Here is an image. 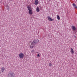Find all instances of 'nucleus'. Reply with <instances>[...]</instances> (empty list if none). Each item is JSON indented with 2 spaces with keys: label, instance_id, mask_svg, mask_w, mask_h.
Wrapping results in <instances>:
<instances>
[{
  "label": "nucleus",
  "instance_id": "nucleus-1",
  "mask_svg": "<svg viewBox=\"0 0 77 77\" xmlns=\"http://www.w3.org/2000/svg\"><path fill=\"white\" fill-rule=\"evenodd\" d=\"M8 77H15V74L13 72H10L8 74Z\"/></svg>",
  "mask_w": 77,
  "mask_h": 77
},
{
  "label": "nucleus",
  "instance_id": "nucleus-2",
  "mask_svg": "<svg viewBox=\"0 0 77 77\" xmlns=\"http://www.w3.org/2000/svg\"><path fill=\"white\" fill-rule=\"evenodd\" d=\"M32 42L33 44L35 45L36 44H37L39 42V40L38 39H35Z\"/></svg>",
  "mask_w": 77,
  "mask_h": 77
},
{
  "label": "nucleus",
  "instance_id": "nucleus-3",
  "mask_svg": "<svg viewBox=\"0 0 77 77\" xmlns=\"http://www.w3.org/2000/svg\"><path fill=\"white\" fill-rule=\"evenodd\" d=\"M24 54L23 53H20L19 55V57L20 59H22L24 57Z\"/></svg>",
  "mask_w": 77,
  "mask_h": 77
},
{
  "label": "nucleus",
  "instance_id": "nucleus-4",
  "mask_svg": "<svg viewBox=\"0 0 77 77\" xmlns=\"http://www.w3.org/2000/svg\"><path fill=\"white\" fill-rule=\"evenodd\" d=\"M48 20H49V21H52L54 20V19H52L49 16L48 17Z\"/></svg>",
  "mask_w": 77,
  "mask_h": 77
},
{
  "label": "nucleus",
  "instance_id": "nucleus-5",
  "mask_svg": "<svg viewBox=\"0 0 77 77\" xmlns=\"http://www.w3.org/2000/svg\"><path fill=\"white\" fill-rule=\"evenodd\" d=\"M34 4L35 5H38L39 4V1H38V0H35Z\"/></svg>",
  "mask_w": 77,
  "mask_h": 77
},
{
  "label": "nucleus",
  "instance_id": "nucleus-6",
  "mask_svg": "<svg viewBox=\"0 0 77 77\" xmlns=\"http://www.w3.org/2000/svg\"><path fill=\"white\" fill-rule=\"evenodd\" d=\"M72 29L73 30V31H75V30H76V28H75V27L74 26H72Z\"/></svg>",
  "mask_w": 77,
  "mask_h": 77
},
{
  "label": "nucleus",
  "instance_id": "nucleus-7",
  "mask_svg": "<svg viewBox=\"0 0 77 77\" xmlns=\"http://www.w3.org/2000/svg\"><path fill=\"white\" fill-rule=\"evenodd\" d=\"M29 13L30 15H32L33 14V12H32V10L31 9L29 10Z\"/></svg>",
  "mask_w": 77,
  "mask_h": 77
},
{
  "label": "nucleus",
  "instance_id": "nucleus-8",
  "mask_svg": "<svg viewBox=\"0 0 77 77\" xmlns=\"http://www.w3.org/2000/svg\"><path fill=\"white\" fill-rule=\"evenodd\" d=\"M6 8H7V10H8V11H9V9H10V7H9V6L8 5V4H7L6 6H5Z\"/></svg>",
  "mask_w": 77,
  "mask_h": 77
},
{
  "label": "nucleus",
  "instance_id": "nucleus-9",
  "mask_svg": "<svg viewBox=\"0 0 77 77\" xmlns=\"http://www.w3.org/2000/svg\"><path fill=\"white\" fill-rule=\"evenodd\" d=\"M34 45H34L33 44H32V42H31V45H30V48H33V47Z\"/></svg>",
  "mask_w": 77,
  "mask_h": 77
},
{
  "label": "nucleus",
  "instance_id": "nucleus-10",
  "mask_svg": "<svg viewBox=\"0 0 77 77\" xmlns=\"http://www.w3.org/2000/svg\"><path fill=\"white\" fill-rule=\"evenodd\" d=\"M27 8H28V11H29L31 9H32V8H31V7L30 6H28L27 7Z\"/></svg>",
  "mask_w": 77,
  "mask_h": 77
},
{
  "label": "nucleus",
  "instance_id": "nucleus-11",
  "mask_svg": "<svg viewBox=\"0 0 77 77\" xmlns=\"http://www.w3.org/2000/svg\"><path fill=\"white\" fill-rule=\"evenodd\" d=\"M36 11L37 12H39V11L40 10H39V8L38 7L36 9Z\"/></svg>",
  "mask_w": 77,
  "mask_h": 77
},
{
  "label": "nucleus",
  "instance_id": "nucleus-12",
  "mask_svg": "<svg viewBox=\"0 0 77 77\" xmlns=\"http://www.w3.org/2000/svg\"><path fill=\"white\" fill-rule=\"evenodd\" d=\"M70 52L72 54H74V50L73 48H71Z\"/></svg>",
  "mask_w": 77,
  "mask_h": 77
},
{
  "label": "nucleus",
  "instance_id": "nucleus-13",
  "mask_svg": "<svg viewBox=\"0 0 77 77\" xmlns=\"http://www.w3.org/2000/svg\"><path fill=\"white\" fill-rule=\"evenodd\" d=\"M5 67H2L1 68V70H2V72H3V71H5Z\"/></svg>",
  "mask_w": 77,
  "mask_h": 77
},
{
  "label": "nucleus",
  "instance_id": "nucleus-14",
  "mask_svg": "<svg viewBox=\"0 0 77 77\" xmlns=\"http://www.w3.org/2000/svg\"><path fill=\"white\" fill-rule=\"evenodd\" d=\"M57 20H60V17L59 15H57Z\"/></svg>",
  "mask_w": 77,
  "mask_h": 77
},
{
  "label": "nucleus",
  "instance_id": "nucleus-15",
  "mask_svg": "<svg viewBox=\"0 0 77 77\" xmlns=\"http://www.w3.org/2000/svg\"><path fill=\"white\" fill-rule=\"evenodd\" d=\"M49 66H52V64L51 63H50L49 64Z\"/></svg>",
  "mask_w": 77,
  "mask_h": 77
},
{
  "label": "nucleus",
  "instance_id": "nucleus-16",
  "mask_svg": "<svg viewBox=\"0 0 77 77\" xmlns=\"http://www.w3.org/2000/svg\"><path fill=\"white\" fill-rule=\"evenodd\" d=\"M37 56V57H40V55H39V54H38Z\"/></svg>",
  "mask_w": 77,
  "mask_h": 77
},
{
  "label": "nucleus",
  "instance_id": "nucleus-17",
  "mask_svg": "<svg viewBox=\"0 0 77 77\" xmlns=\"http://www.w3.org/2000/svg\"><path fill=\"white\" fill-rule=\"evenodd\" d=\"M75 8V9H77V6H76V5H75V6H74Z\"/></svg>",
  "mask_w": 77,
  "mask_h": 77
},
{
  "label": "nucleus",
  "instance_id": "nucleus-18",
  "mask_svg": "<svg viewBox=\"0 0 77 77\" xmlns=\"http://www.w3.org/2000/svg\"><path fill=\"white\" fill-rule=\"evenodd\" d=\"M72 5L74 7L75 5V4H74V3H73Z\"/></svg>",
  "mask_w": 77,
  "mask_h": 77
},
{
  "label": "nucleus",
  "instance_id": "nucleus-19",
  "mask_svg": "<svg viewBox=\"0 0 77 77\" xmlns=\"http://www.w3.org/2000/svg\"><path fill=\"white\" fill-rule=\"evenodd\" d=\"M32 53H33V52H34V50H32Z\"/></svg>",
  "mask_w": 77,
  "mask_h": 77
},
{
  "label": "nucleus",
  "instance_id": "nucleus-20",
  "mask_svg": "<svg viewBox=\"0 0 77 77\" xmlns=\"http://www.w3.org/2000/svg\"><path fill=\"white\" fill-rule=\"evenodd\" d=\"M74 37L75 38H76V36H75V35H74Z\"/></svg>",
  "mask_w": 77,
  "mask_h": 77
},
{
  "label": "nucleus",
  "instance_id": "nucleus-21",
  "mask_svg": "<svg viewBox=\"0 0 77 77\" xmlns=\"http://www.w3.org/2000/svg\"><path fill=\"white\" fill-rule=\"evenodd\" d=\"M39 7H40V8H42V7H41V6H40Z\"/></svg>",
  "mask_w": 77,
  "mask_h": 77
},
{
  "label": "nucleus",
  "instance_id": "nucleus-22",
  "mask_svg": "<svg viewBox=\"0 0 77 77\" xmlns=\"http://www.w3.org/2000/svg\"><path fill=\"white\" fill-rule=\"evenodd\" d=\"M1 74V72H0V74Z\"/></svg>",
  "mask_w": 77,
  "mask_h": 77
}]
</instances>
